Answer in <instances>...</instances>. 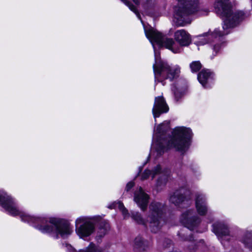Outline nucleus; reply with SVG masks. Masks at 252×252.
<instances>
[{
    "mask_svg": "<svg viewBox=\"0 0 252 252\" xmlns=\"http://www.w3.org/2000/svg\"><path fill=\"white\" fill-rule=\"evenodd\" d=\"M0 205L9 214L13 216L19 215L24 221L33 224L42 233H51L55 231L58 236L65 238L71 233L69 225L61 222L59 220L51 218L49 219L51 224H46L48 219L45 217L30 216L21 212L17 207L13 199L6 192L0 193Z\"/></svg>",
    "mask_w": 252,
    "mask_h": 252,
    "instance_id": "1",
    "label": "nucleus"
},
{
    "mask_svg": "<svg viewBox=\"0 0 252 252\" xmlns=\"http://www.w3.org/2000/svg\"><path fill=\"white\" fill-rule=\"evenodd\" d=\"M214 7L216 13L224 19L222 27L223 32H221L216 29L213 32L209 31L207 32L196 36L199 45L218 40L220 37L227 34L229 32V29L237 26L245 17L243 11H232V5L228 0H216Z\"/></svg>",
    "mask_w": 252,
    "mask_h": 252,
    "instance_id": "2",
    "label": "nucleus"
},
{
    "mask_svg": "<svg viewBox=\"0 0 252 252\" xmlns=\"http://www.w3.org/2000/svg\"><path fill=\"white\" fill-rule=\"evenodd\" d=\"M169 129V123L165 121L158 125L154 130L153 138L158 154L161 155L168 148H174L182 154L187 151L189 147L192 136L190 128L184 127L176 128L173 131V136L167 141L164 135Z\"/></svg>",
    "mask_w": 252,
    "mask_h": 252,
    "instance_id": "3",
    "label": "nucleus"
},
{
    "mask_svg": "<svg viewBox=\"0 0 252 252\" xmlns=\"http://www.w3.org/2000/svg\"><path fill=\"white\" fill-rule=\"evenodd\" d=\"M164 206L162 203L153 202L149 207V211L145 219L138 212H132L131 218L139 224L148 226L153 232H158L161 225L160 220L163 214Z\"/></svg>",
    "mask_w": 252,
    "mask_h": 252,
    "instance_id": "4",
    "label": "nucleus"
},
{
    "mask_svg": "<svg viewBox=\"0 0 252 252\" xmlns=\"http://www.w3.org/2000/svg\"><path fill=\"white\" fill-rule=\"evenodd\" d=\"M174 7V20L179 26H185L191 22L190 15L197 11L198 0H176Z\"/></svg>",
    "mask_w": 252,
    "mask_h": 252,
    "instance_id": "5",
    "label": "nucleus"
},
{
    "mask_svg": "<svg viewBox=\"0 0 252 252\" xmlns=\"http://www.w3.org/2000/svg\"><path fill=\"white\" fill-rule=\"evenodd\" d=\"M155 63L153 65L155 83L162 82L165 79L172 81L178 77L181 67L178 65H170L167 62L158 59V55L155 52Z\"/></svg>",
    "mask_w": 252,
    "mask_h": 252,
    "instance_id": "6",
    "label": "nucleus"
},
{
    "mask_svg": "<svg viewBox=\"0 0 252 252\" xmlns=\"http://www.w3.org/2000/svg\"><path fill=\"white\" fill-rule=\"evenodd\" d=\"M145 32L147 37L153 44L155 42L159 46H164L174 53L180 52V48L176 46L173 39L164 37L161 33L153 29L145 30Z\"/></svg>",
    "mask_w": 252,
    "mask_h": 252,
    "instance_id": "7",
    "label": "nucleus"
},
{
    "mask_svg": "<svg viewBox=\"0 0 252 252\" xmlns=\"http://www.w3.org/2000/svg\"><path fill=\"white\" fill-rule=\"evenodd\" d=\"M99 217H80L76 220V231L80 238L88 237L94 231L95 222Z\"/></svg>",
    "mask_w": 252,
    "mask_h": 252,
    "instance_id": "8",
    "label": "nucleus"
},
{
    "mask_svg": "<svg viewBox=\"0 0 252 252\" xmlns=\"http://www.w3.org/2000/svg\"><path fill=\"white\" fill-rule=\"evenodd\" d=\"M200 219L192 210H188L182 213L180 221L190 230H193L200 222Z\"/></svg>",
    "mask_w": 252,
    "mask_h": 252,
    "instance_id": "9",
    "label": "nucleus"
},
{
    "mask_svg": "<svg viewBox=\"0 0 252 252\" xmlns=\"http://www.w3.org/2000/svg\"><path fill=\"white\" fill-rule=\"evenodd\" d=\"M169 110V107L166 104L165 99L162 96L155 97L152 113L156 122V118L159 117L163 113H167Z\"/></svg>",
    "mask_w": 252,
    "mask_h": 252,
    "instance_id": "10",
    "label": "nucleus"
},
{
    "mask_svg": "<svg viewBox=\"0 0 252 252\" xmlns=\"http://www.w3.org/2000/svg\"><path fill=\"white\" fill-rule=\"evenodd\" d=\"M149 198L148 195L144 192L141 187L134 193V201L143 211L147 208Z\"/></svg>",
    "mask_w": 252,
    "mask_h": 252,
    "instance_id": "11",
    "label": "nucleus"
},
{
    "mask_svg": "<svg viewBox=\"0 0 252 252\" xmlns=\"http://www.w3.org/2000/svg\"><path fill=\"white\" fill-rule=\"evenodd\" d=\"M188 193V191L184 188L176 190L170 195L169 201L176 206L184 203L185 201L188 202L186 198Z\"/></svg>",
    "mask_w": 252,
    "mask_h": 252,
    "instance_id": "12",
    "label": "nucleus"
},
{
    "mask_svg": "<svg viewBox=\"0 0 252 252\" xmlns=\"http://www.w3.org/2000/svg\"><path fill=\"white\" fill-rule=\"evenodd\" d=\"M174 37L176 41L181 46H189L191 43L190 35L184 30L176 31L174 34Z\"/></svg>",
    "mask_w": 252,
    "mask_h": 252,
    "instance_id": "13",
    "label": "nucleus"
},
{
    "mask_svg": "<svg viewBox=\"0 0 252 252\" xmlns=\"http://www.w3.org/2000/svg\"><path fill=\"white\" fill-rule=\"evenodd\" d=\"M195 207L198 214L200 216H205L208 211L206 204V198L204 195L198 194L195 200Z\"/></svg>",
    "mask_w": 252,
    "mask_h": 252,
    "instance_id": "14",
    "label": "nucleus"
},
{
    "mask_svg": "<svg viewBox=\"0 0 252 252\" xmlns=\"http://www.w3.org/2000/svg\"><path fill=\"white\" fill-rule=\"evenodd\" d=\"M132 247L134 252H146L149 248L148 242L140 236L133 240Z\"/></svg>",
    "mask_w": 252,
    "mask_h": 252,
    "instance_id": "15",
    "label": "nucleus"
},
{
    "mask_svg": "<svg viewBox=\"0 0 252 252\" xmlns=\"http://www.w3.org/2000/svg\"><path fill=\"white\" fill-rule=\"evenodd\" d=\"M99 218L95 222L99 223V226L97 230V236L102 237L105 235L110 229V226L108 222L104 220H102L99 216H97Z\"/></svg>",
    "mask_w": 252,
    "mask_h": 252,
    "instance_id": "16",
    "label": "nucleus"
},
{
    "mask_svg": "<svg viewBox=\"0 0 252 252\" xmlns=\"http://www.w3.org/2000/svg\"><path fill=\"white\" fill-rule=\"evenodd\" d=\"M213 231L219 236H227L229 234L227 225L222 222L213 224Z\"/></svg>",
    "mask_w": 252,
    "mask_h": 252,
    "instance_id": "17",
    "label": "nucleus"
},
{
    "mask_svg": "<svg viewBox=\"0 0 252 252\" xmlns=\"http://www.w3.org/2000/svg\"><path fill=\"white\" fill-rule=\"evenodd\" d=\"M186 86L185 85L184 86H181V83L179 82H178L172 86L171 89L176 101H179L182 97L184 91L186 90Z\"/></svg>",
    "mask_w": 252,
    "mask_h": 252,
    "instance_id": "18",
    "label": "nucleus"
},
{
    "mask_svg": "<svg viewBox=\"0 0 252 252\" xmlns=\"http://www.w3.org/2000/svg\"><path fill=\"white\" fill-rule=\"evenodd\" d=\"M65 247L67 252H77L76 250L70 245L66 244ZM78 252H101V251L98 249L94 244L91 243L89 246L83 249L80 250Z\"/></svg>",
    "mask_w": 252,
    "mask_h": 252,
    "instance_id": "19",
    "label": "nucleus"
},
{
    "mask_svg": "<svg viewBox=\"0 0 252 252\" xmlns=\"http://www.w3.org/2000/svg\"><path fill=\"white\" fill-rule=\"evenodd\" d=\"M212 73L208 70H202L198 75V80L204 87H207L206 85L212 78Z\"/></svg>",
    "mask_w": 252,
    "mask_h": 252,
    "instance_id": "20",
    "label": "nucleus"
},
{
    "mask_svg": "<svg viewBox=\"0 0 252 252\" xmlns=\"http://www.w3.org/2000/svg\"><path fill=\"white\" fill-rule=\"evenodd\" d=\"M161 168L159 165H157L154 169L151 171L149 169L145 170L141 175V179L142 180L147 179L150 175L153 179L156 175L161 173Z\"/></svg>",
    "mask_w": 252,
    "mask_h": 252,
    "instance_id": "21",
    "label": "nucleus"
},
{
    "mask_svg": "<svg viewBox=\"0 0 252 252\" xmlns=\"http://www.w3.org/2000/svg\"><path fill=\"white\" fill-rule=\"evenodd\" d=\"M242 242L252 250V231H247L241 239Z\"/></svg>",
    "mask_w": 252,
    "mask_h": 252,
    "instance_id": "22",
    "label": "nucleus"
},
{
    "mask_svg": "<svg viewBox=\"0 0 252 252\" xmlns=\"http://www.w3.org/2000/svg\"><path fill=\"white\" fill-rule=\"evenodd\" d=\"M117 207H118L122 212V213L124 218H126L129 216V213L125 207L123 203L120 201L118 202H114L109 207V208L110 209L116 208Z\"/></svg>",
    "mask_w": 252,
    "mask_h": 252,
    "instance_id": "23",
    "label": "nucleus"
},
{
    "mask_svg": "<svg viewBox=\"0 0 252 252\" xmlns=\"http://www.w3.org/2000/svg\"><path fill=\"white\" fill-rule=\"evenodd\" d=\"M167 178L165 175L160 176L158 179L156 187L158 190L160 189L162 187H164L167 182Z\"/></svg>",
    "mask_w": 252,
    "mask_h": 252,
    "instance_id": "24",
    "label": "nucleus"
},
{
    "mask_svg": "<svg viewBox=\"0 0 252 252\" xmlns=\"http://www.w3.org/2000/svg\"><path fill=\"white\" fill-rule=\"evenodd\" d=\"M190 68L192 72H196L201 68V64L199 61L192 62L190 64Z\"/></svg>",
    "mask_w": 252,
    "mask_h": 252,
    "instance_id": "25",
    "label": "nucleus"
},
{
    "mask_svg": "<svg viewBox=\"0 0 252 252\" xmlns=\"http://www.w3.org/2000/svg\"><path fill=\"white\" fill-rule=\"evenodd\" d=\"M122 2H123L126 5H127L129 8L132 11H133L137 16V17L140 19V14L136 10L135 7L129 1L127 0H121Z\"/></svg>",
    "mask_w": 252,
    "mask_h": 252,
    "instance_id": "26",
    "label": "nucleus"
},
{
    "mask_svg": "<svg viewBox=\"0 0 252 252\" xmlns=\"http://www.w3.org/2000/svg\"><path fill=\"white\" fill-rule=\"evenodd\" d=\"M159 244L162 245L164 248H167L171 244V242L169 239H165L164 241L159 242Z\"/></svg>",
    "mask_w": 252,
    "mask_h": 252,
    "instance_id": "27",
    "label": "nucleus"
},
{
    "mask_svg": "<svg viewBox=\"0 0 252 252\" xmlns=\"http://www.w3.org/2000/svg\"><path fill=\"white\" fill-rule=\"evenodd\" d=\"M134 186V183L132 182L128 183L126 188V191L128 192Z\"/></svg>",
    "mask_w": 252,
    "mask_h": 252,
    "instance_id": "28",
    "label": "nucleus"
},
{
    "mask_svg": "<svg viewBox=\"0 0 252 252\" xmlns=\"http://www.w3.org/2000/svg\"><path fill=\"white\" fill-rule=\"evenodd\" d=\"M220 49V44H216L214 46L213 50L215 52L216 54L219 51Z\"/></svg>",
    "mask_w": 252,
    "mask_h": 252,
    "instance_id": "29",
    "label": "nucleus"
},
{
    "mask_svg": "<svg viewBox=\"0 0 252 252\" xmlns=\"http://www.w3.org/2000/svg\"><path fill=\"white\" fill-rule=\"evenodd\" d=\"M136 4H139L142 0H132Z\"/></svg>",
    "mask_w": 252,
    "mask_h": 252,
    "instance_id": "30",
    "label": "nucleus"
},
{
    "mask_svg": "<svg viewBox=\"0 0 252 252\" xmlns=\"http://www.w3.org/2000/svg\"><path fill=\"white\" fill-rule=\"evenodd\" d=\"M151 43L152 44L154 48H155L154 43H155V42H154L153 44L152 42H151ZM156 43H157L156 42ZM154 50H156V49H154Z\"/></svg>",
    "mask_w": 252,
    "mask_h": 252,
    "instance_id": "31",
    "label": "nucleus"
}]
</instances>
